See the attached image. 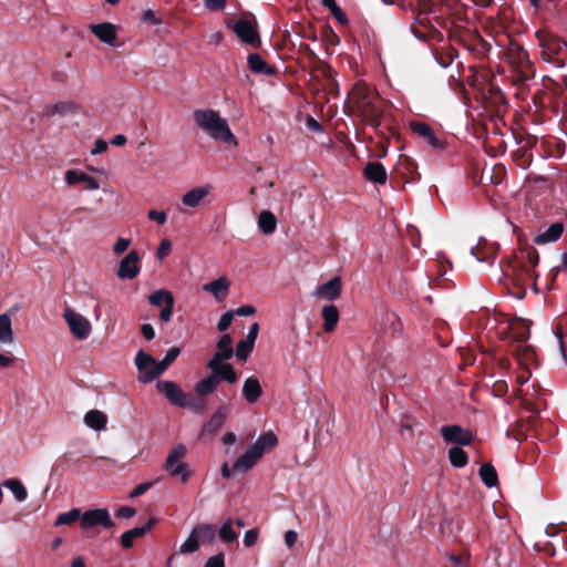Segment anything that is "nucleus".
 I'll list each match as a JSON object with an SVG mask.
<instances>
[{"label":"nucleus","instance_id":"f257e3e1","mask_svg":"<svg viewBox=\"0 0 567 567\" xmlns=\"http://www.w3.org/2000/svg\"><path fill=\"white\" fill-rule=\"evenodd\" d=\"M351 102L365 124L374 128L381 125L383 103L375 90L363 82H359L351 91Z\"/></svg>","mask_w":567,"mask_h":567},{"label":"nucleus","instance_id":"f03ea898","mask_svg":"<svg viewBox=\"0 0 567 567\" xmlns=\"http://www.w3.org/2000/svg\"><path fill=\"white\" fill-rule=\"evenodd\" d=\"M196 125L205 132L212 140L230 145L238 146V141L231 132L226 118L212 109L196 110L193 114Z\"/></svg>","mask_w":567,"mask_h":567},{"label":"nucleus","instance_id":"7ed1b4c3","mask_svg":"<svg viewBox=\"0 0 567 567\" xmlns=\"http://www.w3.org/2000/svg\"><path fill=\"white\" fill-rule=\"evenodd\" d=\"M186 452L184 444H177L171 450L164 463L165 472L173 477H178L182 483L187 482L192 475L188 465L184 462Z\"/></svg>","mask_w":567,"mask_h":567},{"label":"nucleus","instance_id":"20e7f679","mask_svg":"<svg viewBox=\"0 0 567 567\" xmlns=\"http://www.w3.org/2000/svg\"><path fill=\"white\" fill-rule=\"evenodd\" d=\"M156 388L158 392L164 394L173 405L190 408L194 411H198L197 405L194 403V399L186 394L177 383L167 380L158 381L156 383Z\"/></svg>","mask_w":567,"mask_h":567},{"label":"nucleus","instance_id":"39448f33","mask_svg":"<svg viewBox=\"0 0 567 567\" xmlns=\"http://www.w3.org/2000/svg\"><path fill=\"white\" fill-rule=\"evenodd\" d=\"M231 30L243 43L254 48L260 47L261 40L258 32V22L255 17L238 19L233 24Z\"/></svg>","mask_w":567,"mask_h":567},{"label":"nucleus","instance_id":"423d86ee","mask_svg":"<svg viewBox=\"0 0 567 567\" xmlns=\"http://www.w3.org/2000/svg\"><path fill=\"white\" fill-rule=\"evenodd\" d=\"M63 318L66 321L70 331L76 339L85 340L91 334L92 326L81 313L71 308H65L63 311Z\"/></svg>","mask_w":567,"mask_h":567},{"label":"nucleus","instance_id":"0eeeda50","mask_svg":"<svg viewBox=\"0 0 567 567\" xmlns=\"http://www.w3.org/2000/svg\"><path fill=\"white\" fill-rule=\"evenodd\" d=\"M95 526H102L105 529L114 526L110 513L106 508L90 509L81 516V527L89 529Z\"/></svg>","mask_w":567,"mask_h":567},{"label":"nucleus","instance_id":"6e6552de","mask_svg":"<svg viewBox=\"0 0 567 567\" xmlns=\"http://www.w3.org/2000/svg\"><path fill=\"white\" fill-rule=\"evenodd\" d=\"M148 301L154 307H159L164 303L159 318L164 322L171 321L174 310V297L171 291L165 289L156 290L148 296Z\"/></svg>","mask_w":567,"mask_h":567},{"label":"nucleus","instance_id":"1a4fd4ad","mask_svg":"<svg viewBox=\"0 0 567 567\" xmlns=\"http://www.w3.org/2000/svg\"><path fill=\"white\" fill-rule=\"evenodd\" d=\"M141 271V258L136 250H131L120 261L116 275L122 280L135 279Z\"/></svg>","mask_w":567,"mask_h":567},{"label":"nucleus","instance_id":"9d476101","mask_svg":"<svg viewBox=\"0 0 567 567\" xmlns=\"http://www.w3.org/2000/svg\"><path fill=\"white\" fill-rule=\"evenodd\" d=\"M89 30L103 43L116 48L117 28L111 22H103L89 25Z\"/></svg>","mask_w":567,"mask_h":567},{"label":"nucleus","instance_id":"9b49d317","mask_svg":"<svg viewBox=\"0 0 567 567\" xmlns=\"http://www.w3.org/2000/svg\"><path fill=\"white\" fill-rule=\"evenodd\" d=\"M410 127L413 133L422 137L432 148L443 150L445 147V143L435 135L429 124L424 122H411Z\"/></svg>","mask_w":567,"mask_h":567},{"label":"nucleus","instance_id":"f8f14e48","mask_svg":"<svg viewBox=\"0 0 567 567\" xmlns=\"http://www.w3.org/2000/svg\"><path fill=\"white\" fill-rule=\"evenodd\" d=\"M442 437L449 443L468 445L473 441L472 433L460 425H444L441 427Z\"/></svg>","mask_w":567,"mask_h":567},{"label":"nucleus","instance_id":"ddd939ff","mask_svg":"<svg viewBox=\"0 0 567 567\" xmlns=\"http://www.w3.org/2000/svg\"><path fill=\"white\" fill-rule=\"evenodd\" d=\"M231 282L226 276L203 285L202 289L210 293L217 302H223L229 295Z\"/></svg>","mask_w":567,"mask_h":567},{"label":"nucleus","instance_id":"4468645a","mask_svg":"<svg viewBox=\"0 0 567 567\" xmlns=\"http://www.w3.org/2000/svg\"><path fill=\"white\" fill-rule=\"evenodd\" d=\"M228 415V409L226 405H220L213 413L208 422L203 426L200 431V437H209L216 434L224 425Z\"/></svg>","mask_w":567,"mask_h":567},{"label":"nucleus","instance_id":"2eb2a0df","mask_svg":"<svg viewBox=\"0 0 567 567\" xmlns=\"http://www.w3.org/2000/svg\"><path fill=\"white\" fill-rule=\"evenodd\" d=\"M64 181L69 186L82 183L85 190H96L101 186L99 179L76 169H68L64 173Z\"/></svg>","mask_w":567,"mask_h":567},{"label":"nucleus","instance_id":"dca6fc26","mask_svg":"<svg viewBox=\"0 0 567 567\" xmlns=\"http://www.w3.org/2000/svg\"><path fill=\"white\" fill-rule=\"evenodd\" d=\"M341 295V279L339 277H333L327 282L318 286L313 291V296L323 299L327 301H334Z\"/></svg>","mask_w":567,"mask_h":567},{"label":"nucleus","instance_id":"f3484780","mask_svg":"<svg viewBox=\"0 0 567 567\" xmlns=\"http://www.w3.org/2000/svg\"><path fill=\"white\" fill-rule=\"evenodd\" d=\"M213 186L209 184L194 187L186 192L182 197L184 206L189 208H197L202 205L204 199L212 193Z\"/></svg>","mask_w":567,"mask_h":567},{"label":"nucleus","instance_id":"a211bd4d","mask_svg":"<svg viewBox=\"0 0 567 567\" xmlns=\"http://www.w3.org/2000/svg\"><path fill=\"white\" fill-rule=\"evenodd\" d=\"M157 360H155L151 354L140 350L135 357V365L138 370V381L142 383H150L151 381H146L143 379L144 374L152 373L156 370Z\"/></svg>","mask_w":567,"mask_h":567},{"label":"nucleus","instance_id":"6ab92c4d","mask_svg":"<svg viewBox=\"0 0 567 567\" xmlns=\"http://www.w3.org/2000/svg\"><path fill=\"white\" fill-rule=\"evenodd\" d=\"M181 353V349L178 347H173L168 349L163 360L157 361V367L154 372H150L147 374H144L143 379L146 381H154L157 379L161 374H163L168 367L178 358Z\"/></svg>","mask_w":567,"mask_h":567},{"label":"nucleus","instance_id":"aec40b11","mask_svg":"<svg viewBox=\"0 0 567 567\" xmlns=\"http://www.w3.org/2000/svg\"><path fill=\"white\" fill-rule=\"evenodd\" d=\"M261 457L256 451L249 445L245 453L240 455L233 465L235 473H245L252 468Z\"/></svg>","mask_w":567,"mask_h":567},{"label":"nucleus","instance_id":"412c9836","mask_svg":"<svg viewBox=\"0 0 567 567\" xmlns=\"http://www.w3.org/2000/svg\"><path fill=\"white\" fill-rule=\"evenodd\" d=\"M262 395V388L256 377H249L243 384V396L249 404H255Z\"/></svg>","mask_w":567,"mask_h":567},{"label":"nucleus","instance_id":"4be33fe9","mask_svg":"<svg viewBox=\"0 0 567 567\" xmlns=\"http://www.w3.org/2000/svg\"><path fill=\"white\" fill-rule=\"evenodd\" d=\"M278 443V439L272 432H265L258 436L255 443L250 446L256 451V453L262 457L266 452H269L276 447Z\"/></svg>","mask_w":567,"mask_h":567},{"label":"nucleus","instance_id":"5701e85b","mask_svg":"<svg viewBox=\"0 0 567 567\" xmlns=\"http://www.w3.org/2000/svg\"><path fill=\"white\" fill-rule=\"evenodd\" d=\"M321 316L323 320V331L327 333L333 332L340 319L338 308L334 305L323 306Z\"/></svg>","mask_w":567,"mask_h":567},{"label":"nucleus","instance_id":"b1692460","mask_svg":"<svg viewBox=\"0 0 567 567\" xmlns=\"http://www.w3.org/2000/svg\"><path fill=\"white\" fill-rule=\"evenodd\" d=\"M364 177L375 184H385L386 172L380 162H370L364 167Z\"/></svg>","mask_w":567,"mask_h":567},{"label":"nucleus","instance_id":"393cba45","mask_svg":"<svg viewBox=\"0 0 567 567\" xmlns=\"http://www.w3.org/2000/svg\"><path fill=\"white\" fill-rule=\"evenodd\" d=\"M84 423L94 431H102L106 427L107 416L100 410H90L84 415Z\"/></svg>","mask_w":567,"mask_h":567},{"label":"nucleus","instance_id":"a878e982","mask_svg":"<svg viewBox=\"0 0 567 567\" xmlns=\"http://www.w3.org/2000/svg\"><path fill=\"white\" fill-rule=\"evenodd\" d=\"M564 233V225L561 223L551 224L544 233L535 237V243L544 245L558 240Z\"/></svg>","mask_w":567,"mask_h":567},{"label":"nucleus","instance_id":"bb28decb","mask_svg":"<svg viewBox=\"0 0 567 567\" xmlns=\"http://www.w3.org/2000/svg\"><path fill=\"white\" fill-rule=\"evenodd\" d=\"M14 341L12 320L8 313L0 315V346H9Z\"/></svg>","mask_w":567,"mask_h":567},{"label":"nucleus","instance_id":"cd10ccee","mask_svg":"<svg viewBox=\"0 0 567 567\" xmlns=\"http://www.w3.org/2000/svg\"><path fill=\"white\" fill-rule=\"evenodd\" d=\"M153 520L151 519L145 526L134 527L130 530H126L121 536V544L124 548H131L133 546V542L135 538H140L150 530Z\"/></svg>","mask_w":567,"mask_h":567},{"label":"nucleus","instance_id":"c85d7f7f","mask_svg":"<svg viewBox=\"0 0 567 567\" xmlns=\"http://www.w3.org/2000/svg\"><path fill=\"white\" fill-rule=\"evenodd\" d=\"M258 227L265 235L275 233L277 228L276 216L270 210H262L258 216Z\"/></svg>","mask_w":567,"mask_h":567},{"label":"nucleus","instance_id":"c756f323","mask_svg":"<svg viewBox=\"0 0 567 567\" xmlns=\"http://www.w3.org/2000/svg\"><path fill=\"white\" fill-rule=\"evenodd\" d=\"M217 385H218L217 377H214L213 374H210V375H207V377L200 379L195 384V392L199 396H207L216 390Z\"/></svg>","mask_w":567,"mask_h":567},{"label":"nucleus","instance_id":"7c9ffc66","mask_svg":"<svg viewBox=\"0 0 567 567\" xmlns=\"http://www.w3.org/2000/svg\"><path fill=\"white\" fill-rule=\"evenodd\" d=\"M248 65L250 70L258 74L270 75L274 73L272 69L266 63L262 56L258 53H251L248 55Z\"/></svg>","mask_w":567,"mask_h":567},{"label":"nucleus","instance_id":"2f4dec72","mask_svg":"<svg viewBox=\"0 0 567 567\" xmlns=\"http://www.w3.org/2000/svg\"><path fill=\"white\" fill-rule=\"evenodd\" d=\"M193 532L198 537V540H202L204 543L212 544L216 539V530H215L214 526L210 524H206V523L197 524L193 528Z\"/></svg>","mask_w":567,"mask_h":567},{"label":"nucleus","instance_id":"473e14b6","mask_svg":"<svg viewBox=\"0 0 567 567\" xmlns=\"http://www.w3.org/2000/svg\"><path fill=\"white\" fill-rule=\"evenodd\" d=\"M2 485L8 488L18 502H23L28 497V492L24 485L16 478L6 480Z\"/></svg>","mask_w":567,"mask_h":567},{"label":"nucleus","instance_id":"72a5a7b5","mask_svg":"<svg viewBox=\"0 0 567 567\" xmlns=\"http://www.w3.org/2000/svg\"><path fill=\"white\" fill-rule=\"evenodd\" d=\"M480 476L482 478V482L487 486V487H494L497 485V481H498V477H497V472L495 470V467L489 464V463H485L483 464L481 467H480Z\"/></svg>","mask_w":567,"mask_h":567},{"label":"nucleus","instance_id":"f704fd0d","mask_svg":"<svg viewBox=\"0 0 567 567\" xmlns=\"http://www.w3.org/2000/svg\"><path fill=\"white\" fill-rule=\"evenodd\" d=\"M449 460L454 467L458 468L464 467L468 462L466 452L460 446H453L450 449Z\"/></svg>","mask_w":567,"mask_h":567},{"label":"nucleus","instance_id":"c9c22d12","mask_svg":"<svg viewBox=\"0 0 567 567\" xmlns=\"http://www.w3.org/2000/svg\"><path fill=\"white\" fill-rule=\"evenodd\" d=\"M233 520L226 519L223 522L218 530V537L224 543H233L238 538V534L233 528Z\"/></svg>","mask_w":567,"mask_h":567},{"label":"nucleus","instance_id":"e433bc0d","mask_svg":"<svg viewBox=\"0 0 567 567\" xmlns=\"http://www.w3.org/2000/svg\"><path fill=\"white\" fill-rule=\"evenodd\" d=\"M217 352L220 358L230 359L233 357V339L229 334H223L217 341Z\"/></svg>","mask_w":567,"mask_h":567},{"label":"nucleus","instance_id":"4c0bfd02","mask_svg":"<svg viewBox=\"0 0 567 567\" xmlns=\"http://www.w3.org/2000/svg\"><path fill=\"white\" fill-rule=\"evenodd\" d=\"M81 516H82V513H81L80 509L72 508L69 512L61 513L56 517V519L54 522V526L70 525V524L74 523L78 519L81 520Z\"/></svg>","mask_w":567,"mask_h":567},{"label":"nucleus","instance_id":"58836bf2","mask_svg":"<svg viewBox=\"0 0 567 567\" xmlns=\"http://www.w3.org/2000/svg\"><path fill=\"white\" fill-rule=\"evenodd\" d=\"M496 251H497V249L493 246H489L486 251H485V248H480V247L471 249L472 255L475 256V258L480 262H489V264L493 262Z\"/></svg>","mask_w":567,"mask_h":567},{"label":"nucleus","instance_id":"ea45409f","mask_svg":"<svg viewBox=\"0 0 567 567\" xmlns=\"http://www.w3.org/2000/svg\"><path fill=\"white\" fill-rule=\"evenodd\" d=\"M199 548V540L196 534L192 530L186 540L179 546L178 553L190 554L195 553Z\"/></svg>","mask_w":567,"mask_h":567},{"label":"nucleus","instance_id":"a19ab883","mask_svg":"<svg viewBox=\"0 0 567 567\" xmlns=\"http://www.w3.org/2000/svg\"><path fill=\"white\" fill-rule=\"evenodd\" d=\"M76 106L74 103L70 102V101H61V102H58V103H54L52 106H51V111L49 113V115H66V114H70V113H73L75 111Z\"/></svg>","mask_w":567,"mask_h":567},{"label":"nucleus","instance_id":"79ce46f5","mask_svg":"<svg viewBox=\"0 0 567 567\" xmlns=\"http://www.w3.org/2000/svg\"><path fill=\"white\" fill-rule=\"evenodd\" d=\"M254 347L255 343H252L249 340L243 339L237 343L235 354L239 360L246 361L251 351L254 350Z\"/></svg>","mask_w":567,"mask_h":567},{"label":"nucleus","instance_id":"37998d69","mask_svg":"<svg viewBox=\"0 0 567 567\" xmlns=\"http://www.w3.org/2000/svg\"><path fill=\"white\" fill-rule=\"evenodd\" d=\"M213 375L217 377L218 382L221 380V381H226L230 384L236 383L238 380L236 371L234 370L233 365L229 363L226 364V367H224V369L219 370V372H217L216 374H213Z\"/></svg>","mask_w":567,"mask_h":567},{"label":"nucleus","instance_id":"c03bdc74","mask_svg":"<svg viewBox=\"0 0 567 567\" xmlns=\"http://www.w3.org/2000/svg\"><path fill=\"white\" fill-rule=\"evenodd\" d=\"M228 359L220 358L219 354H214L207 362V368L213 372V374H216L219 372V370L224 369L226 364H228L226 361Z\"/></svg>","mask_w":567,"mask_h":567},{"label":"nucleus","instance_id":"a18cd8bd","mask_svg":"<svg viewBox=\"0 0 567 567\" xmlns=\"http://www.w3.org/2000/svg\"><path fill=\"white\" fill-rule=\"evenodd\" d=\"M233 319H234V312L233 311H226L221 317L220 319L218 320L217 322V329L218 331L220 332H224L226 331L229 326L233 322Z\"/></svg>","mask_w":567,"mask_h":567},{"label":"nucleus","instance_id":"49530a36","mask_svg":"<svg viewBox=\"0 0 567 567\" xmlns=\"http://www.w3.org/2000/svg\"><path fill=\"white\" fill-rule=\"evenodd\" d=\"M519 258L527 260L530 267H535L539 261V256L536 249H527L522 251Z\"/></svg>","mask_w":567,"mask_h":567},{"label":"nucleus","instance_id":"de8ad7c7","mask_svg":"<svg viewBox=\"0 0 567 567\" xmlns=\"http://www.w3.org/2000/svg\"><path fill=\"white\" fill-rule=\"evenodd\" d=\"M258 535H259L258 529H256V528L248 529L244 535V545L246 547H251L252 545H255L258 539Z\"/></svg>","mask_w":567,"mask_h":567},{"label":"nucleus","instance_id":"09e8293b","mask_svg":"<svg viewBox=\"0 0 567 567\" xmlns=\"http://www.w3.org/2000/svg\"><path fill=\"white\" fill-rule=\"evenodd\" d=\"M147 217L150 220L156 221L158 225H164L167 220L166 213L163 210H150L147 213Z\"/></svg>","mask_w":567,"mask_h":567},{"label":"nucleus","instance_id":"8fccbe9b","mask_svg":"<svg viewBox=\"0 0 567 567\" xmlns=\"http://www.w3.org/2000/svg\"><path fill=\"white\" fill-rule=\"evenodd\" d=\"M204 567H225L224 554H217L209 557Z\"/></svg>","mask_w":567,"mask_h":567},{"label":"nucleus","instance_id":"3c124183","mask_svg":"<svg viewBox=\"0 0 567 567\" xmlns=\"http://www.w3.org/2000/svg\"><path fill=\"white\" fill-rule=\"evenodd\" d=\"M153 486L152 482H145L136 485L133 491L130 493V497H138L145 494Z\"/></svg>","mask_w":567,"mask_h":567},{"label":"nucleus","instance_id":"603ef678","mask_svg":"<svg viewBox=\"0 0 567 567\" xmlns=\"http://www.w3.org/2000/svg\"><path fill=\"white\" fill-rule=\"evenodd\" d=\"M130 245H131L130 239L120 237L113 246V251H114V254L120 255V254L124 252L130 247Z\"/></svg>","mask_w":567,"mask_h":567},{"label":"nucleus","instance_id":"864d4df0","mask_svg":"<svg viewBox=\"0 0 567 567\" xmlns=\"http://www.w3.org/2000/svg\"><path fill=\"white\" fill-rule=\"evenodd\" d=\"M329 11L340 24H342V25L348 24L349 20L338 4L334 6L333 8L329 9Z\"/></svg>","mask_w":567,"mask_h":567},{"label":"nucleus","instance_id":"5fc2aeb1","mask_svg":"<svg viewBox=\"0 0 567 567\" xmlns=\"http://www.w3.org/2000/svg\"><path fill=\"white\" fill-rule=\"evenodd\" d=\"M227 0H204V6L209 11L223 10Z\"/></svg>","mask_w":567,"mask_h":567},{"label":"nucleus","instance_id":"6e6d98bb","mask_svg":"<svg viewBox=\"0 0 567 567\" xmlns=\"http://www.w3.org/2000/svg\"><path fill=\"white\" fill-rule=\"evenodd\" d=\"M171 248H172V244L168 239L162 240L157 248V252H156L157 257L159 259H163L164 257H166L169 254Z\"/></svg>","mask_w":567,"mask_h":567},{"label":"nucleus","instance_id":"4d7b16f0","mask_svg":"<svg viewBox=\"0 0 567 567\" xmlns=\"http://www.w3.org/2000/svg\"><path fill=\"white\" fill-rule=\"evenodd\" d=\"M141 333L147 341L155 338V330L151 323H143L141 326Z\"/></svg>","mask_w":567,"mask_h":567},{"label":"nucleus","instance_id":"13d9d810","mask_svg":"<svg viewBox=\"0 0 567 567\" xmlns=\"http://www.w3.org/2000/svg\"><path fill=\"white\" fill-rule=\"evenodd\" d=\"M107 146L109 145H107V143L104 140L99 138L94 143V146L91 150V154L92 155L102 154V153H104L107 150Z\"/></svg>","mask_w":567,"mask_h":567},{"label":"nucleus","instance_id":"bf43d9fd","mask_svg":"<svg viewBox=\"0 0 567 567\" xmlns=\"http://www.w3.org/2000/svg\"><path fill=\"white\" fill-rule=\"evenodd\" d=\"M135 509L128 506H121L116 511V516L121 518H131L135 515Z\"/></svg>","mask_w":567,"mask_h":567},{"label":"nucleus","instance_id":"052dcab7","mask_svg":"<svg viewBox=\"0 0 567 567\" xmlns=\"http://www.w3.org/2000/svg\"><path fill=\"white\" fill-rule=\"evenodd\" d=\"M256 309L251 305L241 306L236 309L235 313L240 317H248L255 315Z\"/></svg>","mask_w":567,"mask_h":567},{"label":"nucleus","instance_id":"680f3d73","mask_svg":"<svg viewBox=\"0 0 567 567\" xmlns=\"http://www.w3.org/2000/svg\"><path fill=\"white\" fill-rule=\"evenodd\" d=\"M297 539L298 534L295 530L290 529L285 533V544L287 547L291 548L292 546H295Z\"/></svg>","mask_w":567,"mask_h":567},{"label":"nucleus","instance_id":"e2e57ef3","mask_svg":"<svg viewBox=\"0 0 567 567\" xmlns=\"http://www.w3.org/2000/svg\"><path fill=\"white\" fill-rule=\"evenodd\" d=\"M258 332H259V324L257 322H254L249 327L248 333H247L245 339L251 341L252 343H255L256 339L258 337Z\"/></svg>","mask_w":567,"mask_h":567},{"label":"nucleus","instance_id":"0e129e2a","mask_svg":"<svg viewBox=\"0 0 567 567\" xmlns=\"http://www.w3.org/2000/svg\"><path fill=\"white\" fill-rule=\"evenodd\" d=\"M143 20L147 21V22H151L152 24H155V25L161 23V20L157 19V17L155 16L154 11H152V10L144 11Z\"/></svg>","mask_w":567,"mask_h":567},{"label":"nucleus","instance_id":"69168bd1","mask_svg":"<svg viewBox=\"0 0 567 567\" xmlns=\"http://www.w3.org/2000/svg\"><path fill=\"white\" fill-rule=\"evenodd\" d=\"M307 127L313 132H322L323 131L322 125L320 123H318L313 117H308Z\"/></svg>","mask_w":567,"mask_h":567},{"label":"nucleus","instance_id":"338daca9","mask_svg":"<svg viewBox=\"0 0 567 567\" xmlns=\"http://www.w3.org/2000/svg\"><path fill=\"white\" fill-rule=\"evenodd\" d=\"M237 437H236V434L234 432H227L223 435L221 437V441L225 445H233L235 444Z\"/></svg>","mask_w":567,"mask_h":567},{"label":"nucleus","instance_id":"774afa93","mask_svg":"<svg viewBox=\"0 0 567 567\" xmlns=\"http://www.w3.org/2000/svg\"><path fill=\"white\" fill-rule=\"evenodd\" d=\"M126 142H127L126 136L123 134H117V135L113 136V138L111 140V144L115 145V146H124L126 144Z\"/></svg>","mask_w":567,"mask_h":567}]
</instances>
